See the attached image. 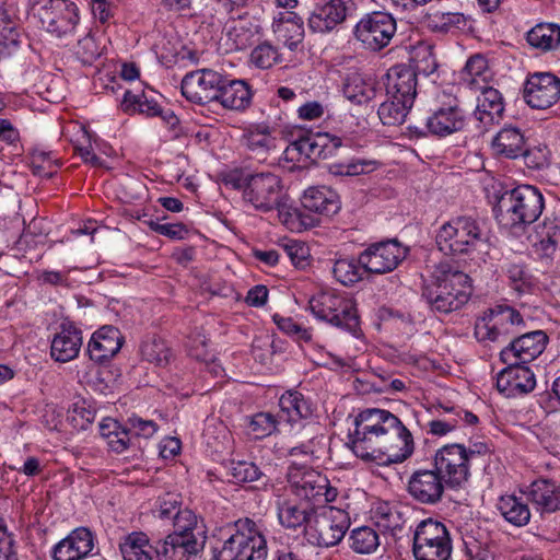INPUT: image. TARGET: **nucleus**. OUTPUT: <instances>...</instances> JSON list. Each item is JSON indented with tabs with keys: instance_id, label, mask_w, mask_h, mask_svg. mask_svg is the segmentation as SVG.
Masks as SVG:
<instances>
[{
	"instance_id": "f257e3e1",
	"label": "nucleus",
	"mask_w": 560,
	"mask_h": 560,
	"mask_svg": "<svg viewBox=\"0 0 560 560\" xmlns=\"http://www.w3.org/2000/svg\"><path fill=\"white\" fill-rule=\"evenodd\" d=\"M347 438V446L358 458L380 466L402 463L413 453L410 431L385 409L366 408L358 412Z\"/></svg>"
},
{
	"instance_id": "f03ea898",
	"label": "nucleus",
	"mask_w": 560,
	"mask_h": 560,
	"mask_svg": "<svg viewBox=\"0 0 560 560\" xmlns=\"http://www.w3.org/2000/svg\"><path fill=\"white\" fill-rule=\"evenodd\" d=\"M471 294L469 276L448 262H441L434 267L422 292L430 307L443 314L460 310Z\"/></svg>"
},
{
	"instance_id": "7ed1b4c3",
	"label": "nucleus",
	"mask_w": 560,
	"mask_h": 560,
	"mask_svg": "<svg viewBox=\"0 0 560 560\" xmlns=\"http://www.w3.org/2000/svg\"><path fill=\"white\" fill-rule=\"evenodd\" d=\"M544 197L532 185H520L502 192L493 208L499 224L506 230L522 229L535 222L542 213Z\"/></svg>"
},
{
	"instance_id": "20e7f679",
	"label": "nucleus",
	"mask_w": 560,
	"mask_h": 560,
	"mask_svg": "<svg viewBox=\"0 0 560 560\" xmlns=\"http://www.w3.org/2000/svg\"><path fill=\"white\" fill-rule=\"evenodd\" d=\"M487 240L481 223L469 215L452 218L435 235L436 246L445 255L470 254L485 246Z\"/></svg>"
},
{
	"instance_id": "39448f33",
	"label": "nucleus",
	"mask_w": 560,
	"mask_h": 560,
	"mask_svg": "<svg viewBox=\"0 0 560 560\" xmlns=\"http://www.w3.org/2000/svg\"><path fill=\"white\" fill-rule=\"evenodd\" d=\"M215 549V556L221 560H266L262 525L247 517L236 521L233 533Z\"/></svg>"
},
{
	"instance_id": "423d86ee",
	"label": "nucleus",
	"mask_w": 560,
	"mask_h": 560,
	"mask_svg": "<svg viewBox=\"0 0 560 560\" xmlns=\"http://www.w3.org/2000/svg\"><path fill=\"white\" fill-rule=\"evenodd\" d=\"M308 310L317 319L357 334L359 315L350 294L335 289L319 291L310 299Z\"/></svg>"
},
{
	"instance_id": "0eeeda50",
	"label": "nucleus",
	"mask_w": 560,
	"mask_h": 560,
	"mask_svg": "<svg viewBox=\"0 0 560 560\" xmlns=\"http://www.w3.org/2000/svg\"><path fill=\"white\" fill-rule=\"evenodd\" d=\"M284 491L298 500L316 506L331 503L337 498V489L330 486L328 478L305 465L292 464L288 471V485Z\"/></svg>"
},
{
	"instance_id": "6e6552de",
	"label": "nucleus",
	"mask_w": 560,
	"mask_h": 560,
	"mask_svg": "<svg viewBox=\"0 0 560 560\" xmlns=\"http://www.w3.org/2000/svg\"><path fill=\"white\" fill-rule=\"evenodd\" d=\"M350 527V515L343 506L326 503L315 511V517L305 533L311 544L318 547H334L345 537Z\"/></svg>"
},
{
	"instance_id": "1a4fd4ad",
	"label": "nucleus",
	"mask_w": 560,
	"mask_h": 560,
	"mask_svg": "<svg viewBox=\"0 0 560 560\" xmlns=\"http://www.w3.org/2000/svg\"><path fill=\"white\" fill-rule=\"evenodd\" d=\"M32 12L56 37L72 35L80 23V10L71 0H35Z\"/></svg>"
},
{
	"instance_id": "9d476101",
	"label": "nucleus",
	"mask_w": 560,
	"mask_h": 560,
	"mask_svg": "<svg viewBox=\"0 0 560 560\" xmlns=\"http://www.w3.org/2000/svg\"><path fill=\"white\" fill-rule=\"evenodd\" d=\"M452 538L447 527L439 521H421L413 532L412 552L416 560H448Z\"/></svg>"
},
{
	"instance_id": "9b49d317",
	"label": "nucleus",
	"mask_w": 560,
	"mask_h": 560,
	"mask_svg": "<svg viewBox=\"0 0 560 560\" xmlns=\"http://www.w3.org/2000/svg\"><path fill=\"white\" fill-rule=\"evenodd\" d=\"M479 453L463 444L444 445L435 452L434 469L450 488H463L470 477V462Z\"/></svg>"
},
{
	"instance_id": "f8f14e48",
	"label": "nucleus",
	"mask_w": 560,
	"mask_h": 560,
	"mask_svg": "<svg viewBox=\"0 0 560 560\" xmlns=\"http://www.w3.org/2000/svg\"><path fill=\"white\" fill-rule=\"evenodd\" d=\"M242 196L244 202L260 212L273 210L285 199L281 178L269 172L252 174Z\"/></svg>"
},
{
	"instance_id": "ddd939ff",
	"label": "nucleus",
	"mask_w": 560,
	"mask_h": 560,
	"mask_svg": "<svg viewBox=\"0 0 560 560\" xmlns=\"http://www.w3.org/2000/svg\"><path fill=\"white\" fill-rule=\"evenodd\" d=\"M466 125V114L456 96L445 90L435 95V106L427 118L428 130L435 136L446 137L462 130Z\"/></svg>"
},
{
	"instance_id": "4468645a",
	"label": "nucleus",
	"mask_w": 560,
	"mask_h": 560,
	"mask_svg": "<svg viewBox=\"0 0 560 560\" xmlns=\"http://www.w3.org/2000/svg\"><path fill=\"white\" fill-rule=\"evenodd\" d=\"M353 33L364 49L378 51L390 43L396 33V21L389 13L375 11L362 16Z\"/></svg>"
},
{
	"instance_id": "2eb2a0df",
	"label": "nucleus",
	"mask_w": 560,
	"mask_h": 560,
	"mask_svg": "<svg viewBox=\"0 0 560 560\" xmlns=\"http://www.w3.org/2000/svg\"><path fill=\"white\" fill-rule=\"evenodd\" d=\"M524 320L521 314L508 305L489 308L475 325V336L480 341H498L515 331Z\"/></svg>"
},
{
	"instance_id": "dca6fc26",
	"label": "nucleus",
	"mask_w": 560,
	"mask_h": 560,
	"mask_svg": "<svg viewBox=\"0 0 560 560\" xmlns=\"http://www.w3.org/2000/svg\"><path fill=\"white\" fill-rule=\"evenodd\" d=\"M61 136L65 140L69 141L75 152L82 158L85 163L93 166L102 164L101 159L96 152L109 154L110 148L102 141L95 133L79 121H68L61 128Z\"/></svg>"
},
{
	"instance_id": "f3484780",
	"label": "nucleus",
	"mask_w": 560,
	"mask_h": 560,
	"mask_svg": "<svg viewBox=\"0 0 560 560\" xmlns=\"http://www.w3.org/2000/svg\"><path fill=\"white\" fill-rule=\"evenodd\" d=\"M407 253V248L397 241L380 242L360 254V264L365 271L382 275L396 269Z\"/></svg>"
},
{
	"instance_id": "a211bd4d",
	"label": "nucleus",
	"mask_w": 560,
	"mask_h": 560,
	"mask_svg": "<svg viewBox=\"0 0 560 560\" xmlns=\"http://www.w3.org/2000/svg\"><path fill=\"white\" fill-rule=\"evenodd\" d=\"M222 74L212 69H199L187 73L180 84L183 96L195 104L215 101L220 91Z\"/></svg>"
},
{
	"instance_id": "6ab92c4d",
	"label": "nucleus",
	"mask_w": 560,
	"mask_h": 560,
	"mask_svg": "<svg viewBox=\"0 0 560 560\" xmlns=\"http://www.w3.org/2000/svg\"><path fill=\"white\" fill-rule=\"evenodd\" d=\"M524 100L532 108H550L560 100V78L550 72L528 75L524 85Z\"/></svg>"
},
{
	"instance_id": "aec40b11",
	"label": "nucleus",
	"mask_w": 560,
	"mask_h": 560,
	"mask_svg": "<svg viewBox=\"0 0 560 560\" xmlns=\"http://www.w3.org/2000/svg\"><path fill=\"white\" fill-rule=\"evenodd\" d=\"M120 106L128 114H141L147 117L159 116L171 128L178 124V118L172 110L162 109L158 93L151 89L141 93L126 91Z\"/></svg>"
},
{
	"instance_id": "412c9836",
	"label": "nucleus",
	"mask_w": 560,
	"mask_h": 560,
	"mask_svg": "<svg viewBox=\"0 0 560 560\" xmlns=\"http://www.w3.org/2000/svg\"><path fill=\"white\" fill-rule=\"evenodd\" d=\"M352 0H328L314 8L308 18V27L315 33H329L353 11Z\"/></svg>"
},
{
	"instance_id": "4be33fe9",
	"label": "nucleus",
	"mask_w": 560,
	"mask_h": 560,
	"mask_svg": "<svg viewBox=\"0 0 560 560\" xmlns=\"http://www.w3.org/2000/svg\"><path fill=\"white\" fill-rule=\"evenodd\" d=\"M546 343L547 336L544 331H532L513 340L510 346L501 351L500 357L505 364L520 363L525 365L542 353Z\"/></svg>"
},
{
	"instance_id": "5701e85b",
	"label": "nucleus",
	"mask_w": 560,
	"mask_h": 560,
	"mask_svg": "<svg viewBox=\"0 0 560 560\" xmlns=\"http://www.w3.org/2000/svg\"><path fill=\"white\" fill-rule=\"evenodd\" d=\"M497 376V387L506 397H516L532 392L536 385L532 370L520 363L506 364Z\"/></svg>"
},
{
	"instance_id": "b1692460",
	"label": "nucleus",
	"mask_w": 560,
	"mask_h": 560,
	"mask_svg": "<svg viewBox=\"0 0 560 560\" xmlns=\"http://www.w3.org/2000/svg\"><path fill=\"white\" fill-rule=\"evenodd\" d=\"M95 545L93 533L79 527L73 529L66 538L55 545L52 549L54 560H84L89 557Z\"/></svg>"
},
{
	"instance_id": "393cba45",
	"label": "nucleus",
	"mask_w": 560,
	"mask_h": 560,
	"mask_svg": "<svg viewBox=\"0 0 560 560\" xmlns=\"http://www.w3.org/2000/svg\"><path fill=\"white\" fill-rule=\"evenodd\" d=\"M446 483L435 469L418 470L408 481V492L420 503L434 504L443 495Z\"/></svg>"
},
{
	"instance_id": "a878e982",
	"label": "nucleus",
	"mask_w": 560,
	"mask_h": 560,
	"mask_svg": "<svg viewBox=\"0 0 560 560\" xmlns=\"http://www.w3.org/2000/svg\"><path fill=\"white\" fill-rule=\"evenodd\" d=\"M386 95L413 105L417 95V73L406 65L392 67L386 74Z\"/></svg>"
},
{
	"instance_id": "bb28decb",
	"label": "nucleus",
	"mask_w": 560,
	"mask_h": 560,
	"mask_svg": "<svg viewBox=\"0 0 560 560\" xmlns=\"http://www.w3.org/2000/svg\"><path fill=\"white\" fill-rule=\"evenodd\" d=\"M82 331L72 323H62L50 343L51 358L61 363L74 360L82 346Z\"/></svg>"
},
{
	"instance_id": "cd10ccee",
	"label": "nucleus",
	"mask_w": 560,
	"mask_h": 560,
	"mask_svg": "<svg viewBox=\"0 0 560 560\" xmlns=\"http://www.w3.org/2000/svg\"><path fill=\"white\" fill-rule=\"evenodd\" d=\"M261 25L253 16H240L228 22L225 26L226 44L230 50L244 49L259 39Z\"/></svg>"
},
{
	"instance_id": "c85d7f7f",
	"label": "nucleus",
	"mask_w": 560,
	"mask_h": 560,
	"mask_svg": "<svg viewBox=\"0 0 560 560\" xmlns=\"http://www.w3.org/2000/svg\"><path fill=\"white\" fill-rule=\"evenodd\" d=\"M339 137L328 132H316L303 137L291 144V150L299 151L307 159H327L341 147Z\"/></svg>"
},
{
	"instance_id": "c756f323",
	"label": "nucleus",
	"mask_w": 560,
	"mask_h": 560,
	"mask_svg": "<svg viewBox=\"0 0 560 560\" xmlns=\"http://www.w3.org/2000/svg\"><path fill=\"white\" fill-rule=\"evenodd\" d=\"M121 346L120 331L113 326H103L93 332L88 343V353L91 360L102 363L114 357Z\"/></svg>"
},
{
	"instance_id": "7c9ffc66",
	"label": "nucleus",
	"mask_w": 560,
	"mask_h": 560,
	"mask_svg": "<svg viewBox=\"0 0 560 560\" xmlns=\"http://www.w3.org/2000/svg\"><path fill=\"white\" fill-rule=\"evenodd\" d=\"M277 516L281 526L289 529H296L307 526L310 521L308 506L284 491L277 494Z\"/></svg>"
},
{
	"instance_id": "2f4dec72",
	"label": "nucleus",
	"mask_w": 560,
	"mask_h": 560,
	"mask_svg": "<svg viewBox=\"0 0 560 560\" xmlns=\"http://www.w3.org/2000/svg\"><path fill=\"white\" fill-rule=\"evenodd\" d=\"M523 493L540 513H552L560 508V489L549 479L534 480Z\"/></svg>"
},
{
	"instance_id": "473e14b6",
	"label": "nucleus",
	"mask_w": 560,
	"mask_h": 560,
	"mask_svg": "<svg viewBox=\"0 0 560 560\" xmlns=\"http://www.w3.org/2000/svg\"><path fill=\"white\" fill-rule=\"evenodd\" d=\"M301 203L305 210L320 215H332L340 209L338 194L327 186L307 188L301 198Z\"/></svg>"
},
{
	"instance_id": "72a5a7b5",
	"label": "nucleus",
	"mask_w": 560,
	"mask_h": 560,
	"mask_svg": "<svg viewBox=\"0 0 560 560\" xmlns=\"http://www.w3.org/2000/svg\"><path fill=\"white\" fill-rule=\"evenodd\" d=\"M491 150L499 158L517 159L526 152V140L521 129L505 126L493 137Z\"/></svg>"
},
{
	"instance_id": "f704fd0d",
	"label": "nucleus",
	"mask_w": 560,
	"mask_h": 560,
	"mask_svg": "<svg viewBox=\"0 0 560 560\" xmlns=\"http://www.w3.org/2000/svg\"><path fill=\"white\" fill-rule=\"evenodd\" d=\"M253 93L244 80H225L222 77L215 102L231 110H244L252 103Z\"/></svg>"
},
{
	"instance_id": "c9c22d12",
	"label": "nucleus",
	"mask_w": 560,
	"mask_h": 560,
	"mask_svg": "<svg viewBox=\"0 0 560 560\" xmlns=\"http://www.w3.org/2000/svg\"><path fill=\"white\" fill-rule=\"evenodd\" d=\"M272 30L278 39L291 50L302 42L304 25L302 19L294 11H279L273 16Z\"/></svg>"
},
{
	"instance_id": "e433bc0d",
	"label": "nucleus",
	"mask_w": 560,
	"mask_h": 560,
	"mask_svg": "<svg viewBox=\"0 0 560 560\" xmlns=\"http://www.w3.org/2000/svg\"><path fill=\"white\" fill-rule=\"evenodd\" d=\"M158 548L160 560H189L199 550L195 536L188 534H170Z\"/></svg>"
},
{
	"instance_id": "4c0bfd02",
	"label": "nucleus",
	"mask_w": 560,
	"mask_h": 560,
	"mask_svg": "<svg viewBox=\"0 0 560 560\" xmlns=\"http://www.w3.org/2000/svg\"><path fill=\"white\" fill-rule=\"evenodd\" d=\"M119 550L124 560H160L158 548L151 545L142 532L126 535L119 544Z\"/></svg>"
},
{
	"instance_id": "58836bf2",
	"label": "nucleus",
	"mask_w": 560,
	"mask_h": 560,
	"mask_svg": "<svg viewBox=\"0 0 560 560\" xmlns=\"http://www.w3.org/2000/svg\"><path fill=\"white\" fill-rule=\"evenodd\" d=\"M280 418L288 423L307 419L313 410L310 401L296 390H288L279 398Z\"/></svg>"
},
{
	"instance_id": "ea45409f",
	"label": "nucleus",
	"mask_w": 560,
	"mask_h": 560,
	"mask_svg": "<svg viewBox=\"0 0 560 560\" xmlns=\"http://www.w3.org/2000/svg\"><path fill=\"white\" fill-rule=\"evenodd\" d=\"M527 44L540 51H553L560 47V25L538 23L526 33Z\"/></svg>"
},
{
	"instance_id": "a19ab883",
	"label": "nucleus",
	"mask_w": 560,
	"mask_h": 560,
	"mask_svg": "<svg viewBox=\"0 0 560 560\" xmlns=\"http://www.w3.org/2000/svg\"><path fill=\"white\" fill-rule=\"evenodd\" d=\"M462 82L470 90L487 88L492 80V71L481 55L470 57L460 74Z\"/></svg>"
},
{
	"instance_id": "79ce46f5",
	"label": "nucleus",
	"mask_w": 560,
	"mask_h": 560,
	"mask_svg": "<svg viewBox=\"0 0 560 560\" xmlns=\"http://www.w3.org/2000/svg\"><path fill=\"white\" fill-rule=\"evenodd\" d=\"M242 142L256 155H265L276 147V139L265 124L248 126L243 132Z\"/></svg>"
},
{
	"instance_id": "37998d69",
	"label": "nucleus",
	"mask_w": 560,
	"mask_h": 560,
	"mask_svg": "<svg viewBox=\"0 0 560 560\" xmlns=\"http://www.w3.org/2000/svg\"><path fill=\"white\" fill-rule=\"evenodd\" d=\"M479 91L480 95L477 100L476 114L478 119L483 122H492L501 117L504 105L501 93L487 85L485 89L475 90Z\"/></svg>"
},
{
	"instance_id": "c03bdc74",
	"label": "nucleus",
	"mask_w": 560,
	"mask_h": 560,
	"mask_svg": "<svg viewBox=\"0 0 560 560\" xmlns=\"http://www.w3.org/2000/svg\"><path fill=\"white\" fill-rule=\"evenodd\" d=\"M380 535L377 530L369 525H361L349 532V548L357 555H372L380 547Z\"/></svg>"
},
{
	"instance_id": "a18cd8bd",
	"label": "nucleus",
	"mask_w": 560,
	"mask_h": 560,
	"mask_svg": "<svg viewBox=\"0 0 560 560\" xmlns=\"http://www.w3.org/2000/svg\"><path fill=\"white\" fill-rule=\"evenodd\" d=\"M497 508L501 515L514 526H524L530 520V512L526 503L514 494H503L499 498Z\"/></svg>"
},
{
	"instance_id": "49530a36",
	"label": "nucleus",
	"mask_w": 560,
	"mask_h": 560,
	"mask_svg": "<svg viewBox=\"0 0 560 560\" xmlns=\"http://www.w3.org/2000/svg\"><path fill=\"white\" fill-rule=\"evenodd\" d=\"M100 434L113 452L122 453L130 444L128 428H124L117 420L105 418L100 423Z\"/></svg>"
},
{
	"instance_id": "de8ad7c7",
	"label": "nucleus",
	"mask_w": 560,
	"mask_h": 560,
	"mask_svg": "<svg viewBox=\"0 0 560 560\" xmlns=\"http://www.w3.org/2000/svg\"><path fill=\"white\" fill-rule=\"evenodd\" d=\"M343 94L354 104H365L375 96V85L371 79H366L359 73H352L347 78Z\"/></svg>"
},
{
	"instance_id": "09e8293b",
	"label": "nucleus",
	"mask_w": 560,
	"mask_h": 560,
	"mask_svg": "<svg viewBox=\"0 0 560 560\" xmlns=\"http://www.w3.org/2000/svg\"><path fill=\"white\" fill-rule=\"evenodd\" d=\"M560 244V225L556 222L544 223L536 232L535 253L540 257L553 256Z\"/></svg>"
},
{
	"instance_id": "8fccbe9b",
	"label": "nucleus",
	"mask_w": 560,
	"mask_h": 560,
	"mask_svg": "<svg viewBox=\"0 0 560 560\" xmlns=\"http://www.w3.org/2000/svg\"><path fill=\"white\" fill-rule=\"evenodd\" d=\"M371 518L384 532L394 533L404 524L401 514L387 502L376 503L371 511Z\"/></svg>"
},
{
	"instance_id": "3c124183",
	"label": "nucleus",
	"mask_w": 560,
	"mask_h": 560,
	"mask_svg": "<svg viewBox=\"0 0 560 560\" xmlns=\"http://www.w3.org/2000/svg\"><path fill=\"white\" fill-rule=\"evenodd\" d=\"M413 105L400 100H393L386 95V100L380 105L377 114L386 126L401 125Z\"/></svg>"
},
{
	"instance_id": "603ef678",
	"label": "nucleus",
	"mask_w": 560,
	"mask_h": 560,
	"mask_svg": "<svg viewBox=\"0 0 560 560\" xmlns=\"http://www.w3.org/2000/svg\"><path fill=\"white\" fill-rule=\"evenodd\" d=\"M364 268L360 258H339L334 262L332 276L342 285H352L363 278Z\"/></svg>"
},
{
	"instance_id": "864d4df0",
	"label": "nucleus",
	"mask_w": 560,
	"mask_h": 560,
	"mask_svg": "<svg viewBox=\"0 0 560 560\" xmlns=\"http://www.w3.org/2000/svg\"><path fill=\"white\" fill-rule=\"evenodd\" d=\"M380 162L369 159H352L350 161L334 163L329 166V173L335 176H359L370 174L377 170Z\"/></svg>"
},
{
	"instance_id": "5fc2aeb1",
	"label": "nucleus",
	"mask_w": 560,
	"mask_h": 560,
	"mask_svg": "<svg viewBox=\"0 0 560 560\" xmlns=\"http://www.w3.org/2000/svg\"><path fill=\"white\" fill-rule=\"evenodd\" d=\"M466 19L458 12L436 11L428 15L427 25L434 32L447 33L465 26Z\"/></svg>"
},
{
	"instance_id": "6e6d98bb",
	"label": "nucleus",
	"mask_w": 560,
	"mask_h": 560,
	"mask_svg": "<svg viewBox=\"0 0 560 560\" xmlns=\"http://www.w3.org/2000/svg\"><path fill=\"white\" fill-rule=\"evenodd\" d=\"M275 209L278 210L281 223L292 232H301L315 224L313 219L302 214L299 209L288 206L284 199L281 201V206Z\"/></svg>"
},
{
	"instance_id": "4d7b16f0",
	"label": "nucleus",
	"mask_w": 560,
	"mask_h": 560,
	"mask_svg": "<svg viewBox=\"0 0 560 560\" xmlns=\"http://www.w3.org/2000/svg\"><path fill=\"white\" fill-rule=\"evenodd\" d=\"M229 481L234 483L253 482L260 478L261 471L258 466L246 460H231L228 466Z\"/></svg>"
},
{
	"instance_id": "13d9d810",
	"label": "nucleus",
	"mask_w": 560,
	"mask_h": 560,
	"mask_svg": "<svg viewBox=\"0 0 560 560\" xmlns=\"http://www.w3.org/2000/svg\"><path fill=\"white\" fill-rule=\"evenodd\" d=\"M21 33L16 24L8 21L0 25V60L10 58L20 48Z\"/></svg>"
},
{
	"instance_id": "bf43d9fd",
	"label": "nucleus",
	"mask_w": 560,
	"mask_h": 560,
	"mask_svg": "<svg viewBox=\"0 0 560 560\" xmlns=\"http://www.w3.org/2000/svg\"><path fill=\"white\" fill-rule=\"evenodd\" d=\"M141 355L151 363L163 365L168 362L170 349L163 339L149 337L141 345Z\"/></svg>"
},
{
	"instance_id": "052dcab7",
	"label": "nucleus",
	"mask_w": 560,
	"mask_h": 560,
	"mask_svg": "<svg viewBox=\"0 0 560 560\" xmlns=\"http://www.w3.org/2000/svg\"><path fill=\"white\" fill-rule=\"evenodd\" d=\"M511 287L518 293H525L534 285V278L528 270L517 262H511L505 268Z\"/></svg>"
},
{
	"instance_id": "680f3d73",
	"label": "nucleus",
	"mask_w": 560,
	"mask_h": 560,
	"mask_svg": "<svg viewBox=\"0 0 560 560\" xmlns=\"http://www.w3.org/2000/svg\"><path fill=\"white\" fill-rule=\"evenodd\" d=\"M278 420L270 412L255 413L249 421L248 431L255 439H262L277 429Z\"/></svg>"
},
{
	"instance_id": "e2e57ef3",
	"label": "nucleus",
	"mask_w": 560,
	"mask_h": 560,
	"mask_svg": "<svg viewBox=\"0 0 560 560\" xmlns=\"http://www.w3.org/2000/svg\"><path fill=\"white\" fill-rule=\"evenodd\" d=\"M30 164L35 175L40 177H51L57 171L56 160L50 152L34 150L30 156Z\"/></svg>"
},
{
	"instance_id": "0e129e2a",
	"label": "nucleus",
	"mask_w": 560,
	"mask_h": 560,
	"mask_svg": "<svg viewBox=\"0 0 560 560\" xmlns=\"http://www.w3.org/2000/svg\"><path fill=\"white\" fill-rule=\"evenodd\" d=\"M282 247L295 268L305 269L310 265L311 252L304 242L290 240Z\"/></svg>"
},
{
	"instance_id": "69168bd1",
	"label": "nucleus",
	"mask_w": 560,
	"mask_h": 560,
	"mask_svg": "<svg viewBox=\"0 0 560 560\" xmlns=\"http://www.w3.org/2000/svg\"><path fill=\"white\" fill-rule=\"evenodd\" d=\"M280 59V55L275 46L269 43H262L256 46L250 54V62L259 69H269Z\"/></svg>"
},
{
	"instance_id": "338daca9",
	"label": "nucleus",
	"mask_w": 560,
	"mask_h": 560,
	"mask_svg": "<svg viewBox=\"0 0 560 560\" xmlns=\"http://www.w3.org/2000/svg\"><path fill=\"white\" fill-rule=\"evenodd\" d=\"M273 323L284 334L296 338L298 340L311 341L312 334L308 329L300 326L291 317H284L279 314L272 316Z\"/></svg>"
},
{
	"instance_id": "774afa93",
	"label": "nucleus",
	"mask_w": 560,
	"mask_h": 560,
	"mask_svg": "<svg viewBox=\"0 0 560 560\" xmlns=\"http://www.w3.org/2000/svg\"><path fill=\"white\" fill-rule=\"evenodd\" d=\"M75 52L83 63H92L102 55L103 48L93 35L88 34L78 42Z\"/></svg>"
}]
</instances>
